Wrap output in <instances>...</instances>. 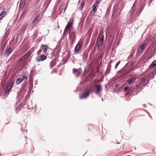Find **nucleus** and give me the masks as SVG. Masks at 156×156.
<instances>
[{"mask_svg":"<svg viewBox=\"0 0 156 156\" xmlns=\"http://www.w3.org/2000/svg\"><path fill=\"white\" fill-rule=\"evenodd\" d=\"M145 47V43L142 44L138 48L137 51L138 52H141L143 50Z\"/></svg>","mask_w":156,"mask_h":156,"instance_id":"obj_10","label":"nucleus"},{"mask_svg":"<svg viewBox=\"0 0 156 156\" xmlns=\"http://www.w3.org/2000/svg\"><path fill=\"white\" fill-rule=\"evenodd\" d=\"M38 65L39 66H39V64H38Z\"/></svg>","mask_w":156,"mask_h":156,"instance_id":"obj_44","label":"nucleus"},{"mask_svg":"<svg viewBox=\"0 0 156 156\" xmlns=\"http://www.w3.org/2000/svg\"><path fill=\"white\" fill-rule=\"evenodd\" d=\"M66 9V8H65V9H64V11L65 10V9Z\"/></svg>","mask_w":156,"mask_h":156,"instance_id":"obj_41","label":"nucleus"},{"mask_svg":"<svg viewBox=\"0 0 156 156\" xmlns=\"http://www.w3.org/2000/svg\"><path fill=\"white\" fill-rule=\"evenodd\" d=\"M25 129H24L23 128V127H22L21 129V131H23V132H24L25 131Z\"/></svg>","mask_w":156,"mask_h":156,"instance_id":"obj_34","label":"nucleus"},{"mask_svg":"<svg viewBox=\"0 0 156 156\" xmlns=\"http://www.w3.org/2000/svg\"><path fill=\"white\" fill-rule=\"evenodd\" d=\"M84 4V2L82 1L80 4V7L78 9L82 10L83 8Z\"/></svg>","mask_w":156,"mask_h":156,"instance_id":"obj_18","label":"nucleus"},{"mask_svg":"<svg viewBox=\"0 0 156 156\" xmlns=\"http://www.w3.org/2000/svg\"><path fill=\"white\" fill-rule=\"evenodd\" d=\"M99 4L98 1H96L93 6V9L92 11L95 12L96 10V7Z\"/></svg>","mask_w":156,"mask_h":156,"instance_id":"obj_14","label":"nucleus"},{"mask_svg":"<svg viewBox=\"0 0 156 156\" xmlns=\"http://www.w3.org/2000/svg\"><path fill=\"white\" fill-rule=\"evenodd\" d=\"M33 51L31 49L29 51L27 52L21 58V61H24L32 53Z\"/></svg>","mask_w":156,"mask_h":156,"instance_id":"obj_4","label":"nucleus"},{"mask_svg":"<svg viewBox=\"0 0 156 156\" xmlns=\"http://www.w3.org/2000/svg\"><path fill=\"white\" fill-rule=\"evenodd\" d=\"M101 47H98V50H99L100 49V48Z\"/></svg>","mask_w":156,"mask_h":156,"instance_id":"obj_39","label":"nucleus"},{"mask_svg":"<svg viewBox=\"0 0 156 156\" xmlns=\"http://www.w3.org/2000/svg\"><path fill=\"white\" fill-rule=\"evenodd\" d=\"M12 49L11 48L9 47L8 48H6L4 52V55L9 56L11 53Z\"/></svg>","mask_w":156,"mask_h":156,"instance_id":"obj_9","label":"nucleus"},{"mask_svg":"<svg viewBox=\"0 0 156 156\" xmlns=\"http://www.w3.org/2000/svg\"><path fill=\"white\" fill-rule=\"evenodd\" d=\"M140 3L137 6L136 3L133 4L127 15L126 20L128 23H132L135 20L136 18L140 16L144 6V4L142 5H140Z\"/></svg>","mask_w":156,"mask_h":156,"instance_id":"obj_1","label":"nucleus"},{"mask_svg":"<svg viewBox=\"0 0 156 156\" xmlns=\"http://www.w3.org/2000/svg\"><path fill=\"white\" fill-rule=\"evenodd\" d=\"M47 56L44 55H42L37 57L36 58V61L39 62L41 61H43L46 59Z\"/></svg>","mask_w":156,"mask_h":156,"instance_id":"obj_5","label":"nucleus"},{"mask_svg":"<svg viewBox=\"0 0 156 156\" xmlns=\"http://www.w3.org/2000/svg\"><path fill=\"white\" fill-rule=\"evenodd\" d=\"M38 17L37 16V17H36L33 20V21L32 22V23L33 24H34L35 22L36 21H37V20H38Z\"/></svg>","mask_w":156,"mask_h":156,"instance_id":"obj_24","label":"nucleus"},{"mask_svg":"<svg viewBox=\"0 0 156 156\" xmlns=\"http://www.w3.org/2000/svg\"><path fill=\"white\" fill-rule=\"evenodd\" d=\"M70 29V28L66 27L63 34V35L65 36L68 33V32Z\"/></svg>","mask_w":156,"mask_h":156,"instance_id":"obj_17","label":"nucleus"},{"mask_svg":"<svg viewBox=\"0 0 156 156\" xmlns=\"http://www.w3.org/2000/svg\"><path fill=\"white\" fill-rule=\"evenodd\" d=\"M101 90V86L100 85H98L96 86L95 87V89L94 92L96 94H98L100 92Z\"/></svg>","mask_w":156,"mask_h":156,"instance_id":"obj_8","label":"nucleus"},{"mask_svg":"<svg viewBox=\"0 0 156 156\" xmlns=\"http://www.w3.org/2000/svg\"><path fill=\"white\" fill-rule=\"evenodd\" d=\"M69 37H70V35H69Z\"/></svg>","mask_w":156,"mask_h":156,"instance_id":"obj_43","label":"nucleus"},{"mask_svg":"<svg viewBox=\"0 0 156 156\" xmlns=\"http://www.w3.org/2000/svg\"><path fill=\"white\" fill-rule=\"evenodd\" d=\"M80 41L76 46L74 48V54H78L80 50Z\"/></svg>","mask_w":156,"mask_h":156,"instance_id":"obj_7","label":"nucleus"},{"mask_svg":"<svg viewBox=\"0 0 156 156\" xmlns=\"http://www.w3.org/2000/svg\"><path fill=\"white\" fill-rule=\"evenodd\" d=\"M104 40V38H102L101 37L100 38V40L99 41H101V42H103Z\"/></svg>","mask_w":156,"mask_h":156,"instance_id":"obj_31","label":"nucleus"},{"mask_svg":"<svg viewBox=\"0 0 156 156\" xmlns=\"http://www.w3.org/2000/svg\"><path fill=\"white\" fill-rule=\"evenodd\" d=\"M110 70V69H109L108 68V67L107 68V69L105 72V75H107V74H109Z\"/></svg>","mask_w":156,"mask_h":156,"instance_id":"obj_23","label":"nucleus"},{"mask_svg":"<svg viewBox=\"0 0 156 156\" xmlns=\"http://www.w3.org/2000/svg\"><path fill=\"white\" fill-rule=\"evenodd\" d=\"M14 83V80H11L10 82L8 84L5 89L4 91L5 96L2 98H6L7 96L9 95L10 93V90L12 89Z\"/></svg>","mask_w":156,"mask_h":156,"instance_id":"obj_2","label":"nucleus"},{"mask_svg":"<svg viewBox=\"0 0 156 156\" xmlns=\"http://www.w3.org/2000/svg\"><path fill=\"white\" fill-rule=\"evenodd\" d=\"M115 87H116V88L118 87V85L117 84H115Z\"/></svg>","mask_w":156,"mask_h":156,"instance_id":"obj_37","label":"nucleus"},{"mask_svg":"<svg viewBox=\"0 0 156 156\" xmlns=\"http://www.w3.org/2000/svg\"><path fill=\"white\" fill-rule=\"evenodd\" d=\"M135 80V79L134 78H131L127 80V82L128 84H130L134 82Z\"/></svg>","mask_w":156,"mask_h":156,"instance_id":"obj_16","label":"nucleus"},{"mask_svg":"<svg viewBox=\"0 0 156 156\" xmlns=\"http://www.w3.org/2000/svg\"><path fill=\"white\" fill-rule=\"evenodd\" d=\"M4 10V9L2 7L0 8V20L2 19V17L4 16L3 14Z\"/></svg>","mask_w":156,"mask_h":156,"instance_id":"obj_12","label":"nucleus"},{"mask_svg":"<svg viewBox=\"0 0 156 156\" xmlns=\"http://www.w3.org/2000/svg\"><path fill=\"white\" fill-rule=\"evenodd\" d=\"M151 0H150V2H149V4H148V5H149L150 4V3H151Z\"/></svg>","mask_w":156,"mask_h":156,"instance_id":"obj_38","label":"nucleus"},{"mask_svg":"<svg viewBox=\"0 0 156 156\" xmlns=\"http://www.w3.org/2000/svg\"><path fill=\"white\" fill-rule=\"evenodd\" d=\"M104 34H102L101 36V38H104Z\"/></svg>","mask_w":156,"mask_h":156,"instance_id":"obj_35","label":"nucleus"},{"mask_svg":"<svg viewBox=\"0 0 156 156\" xmlns=\"http://www.w3.org/2000/svg\"><path fill=\"white\" fill-rule=\"evenodd\" d=\"M120 62V61L118 62L116 64L115 66V69H116L118 67V66L119 65Z\"/></svg>","mask_w":156,"mask_h":156,"instance_id":"obj_26","label":"nucleus"},{"mask_svg":"<svg viewBox=\"0 0 156 156\" xmlns=\"http://www.w3.org/2000/svg\"><path fill=\"white\" fill-rule=\"evenodd\" d=\"M20 111V109H18V108H17L16 109V113H18V112Z\"/></svg>","mask_w":156,"mask_h":156,"instance_id":"obj_32","label":"nucleus"},{"mask_svg":"<svg viewBox=\"0 0 156 156\" xmlns=\"http://www.w3.org/2000/svg\"><path fill=\"white\" fill-rule=\"evenodd\" d=\"M23 78L22 79H23V80L24 79H27V77L26 76H24V75L22 76Z\"/></svg>","mask_w":156,"mask_h":156,"instance_id":"obj_29","label":"nucleus"},{"mask_svg":"<svg viewBox=\"0 0 156 156\" xmlns=\"http://www.w3.org/2000/svg\"><path fill=\"white\" fill-rule=\"evenodd\" d=\"M156 66V62H155V61L153 62L151 64L149 67L150 68H152Z\"/></svg>","mask_w":156,"mask_h":156,"instance_id":"obj_20","label":"nucleus"},{"mask_svg":"<svg viewBox=\"0 0 156 156\" xmlns=\"http://www.w3.org/2000/svg\"><path fill=\"white\" fill-rule=\"evenodd\" d=\"M154 42V43L156 44V38L155 39Z\"/></svg>","mask_w":156,"mask_h":156,"instance_id":"obj_40","label":"nucleus"},{"mask_svg":"<svg viewBox=\"0 0 156 156\" xmlns=\"http://www.w3.org/2000/svg\"><path fill=\"white\" fill-rule=\"evenodd\" d=\"M8 34L9 33H7V32L6 31L5 34H4L3 37V39H6L8 35Z\"/></svg>","mask_w":156,"mask_h":156,"instance_id":"obj_22","label":"nucleus"},{"mask_svg":"<svg viewBox=\"0 0 156 156\" xmlns=\"http://www.w3.org/2000/svg\"><path fill=\"white\" fill-rule=\"evenodd\" d=\"M155 62H156V59L155 60Z\"/></svg>","mask_w":156,"mask_h":156,"instance_id":"obj_42","label":"nucleus"},{"mask_svg":"<svg viewBox=\"0 0 156 156\" xmlns=\"http://www.w3.org/2000/svg\"><path fill=\"white\" fill-rule=\"evenodd\" d=\"M44 48L43 50V52L46 54V53L48 50V49H50V50L51 51V49L50 48L48 47V46L47 45H42L41 46V48Z\"/></svg>","mask_w":156,"mask_h":156,"instance_id":"obj_11","label":"nucleus"},{"mask_svg":"<svg viewBox=\"0 0 156 156\" xmlns=\"http://www.w3.org/2000/svg\"><path fill=\"white\" fill-rule=\"evenodd\" d=\"M23 81V79L21 78H19L17 79L16 81V83L17 84H19L21 82Z\"/></svg>","mask_w":156,"mask_h":156,"instance_id":"obj_19","label":"nucleus"},{"mask_svg":"<svg viewBox=\"0 0 156 156\" xmlns=\"http://www.w3.org/2000/svg\"><path fill=\"white\" fill-rule=\"evenodd\" d=\"M81 71L82 69L81 68H79L78 69L73 68V73L77 77L80 75Z\"/></svg>","mask_w":156,"mask_h":156,"instance_id":"obj_6","label":"nucleus"},{"mask_svg":"<svg viewBox=\"0 0 156 156\" xmlns=\"http://www.w3.org/2000/svg\"><path fill=\"white\" fill-rule=\"evenodd\" d=\"M41 69V68L40 67H39V69H36L35 71L37 72H38Z\"/></svg>","mask_w":156,"mask_h":156,"instance_id":"obj_30","label":"nucleus"},{"mask_svg":"<svg viewBox=\"0 0 156 156\" xmlns=\"http://www.w3.org/2000/svg\"><path fill=\"white\" fill-rule=\"evenodd\" d=\"M42 50L41 49L39 50L37 52V54L39 55L42 52Z\"/></svg>","mask_w":156,"mask_h":156,"instance_id":"obj_27","label":"nucleus"},{"mask_svg":"<svg viewBox=\"0 0 156 156\" xmlns=\"http://www.w3.org/2000/svg\"><path fill=\"white\" fill-rule=\"evenodd\" d=\"M90 92V89H88L80 96V99H83L86 98L89 95Z\"/></svg>","mask_w":156,"mask_h":156,"instance_id":"obj_3","label":"nucleus"},{"mask_svg":"<svg viewBox=\"0 0 156 156\" xmlns=\"http://www.w3.org/2000/svg\"><path fill=\"white\" fill-rule=\"evenodd\" d=\"M129 89V87L128 86H126L124 88V90L125 91H126Z\"/></svg>","mask_w":156,"mask_h":156,"instance_id":"obj_28","label":"nucleus"},{"mask_svg":"<svg viewBox=\"0 0 156 156\" xmlns=\"http://www.w3.org/2000/svg\"><path fill=\"white\" fill-rule=\"evenodd\" d=\"M143 107L144 108H145V107L146 106V104H143Z\"/></svg>","mask_w":156,"mask_h":156,"instance_id":"obj_33","label":"nucleus"},{"mask_svg":"<svg viewBox=\"0 0 156 156\" xmlns=\"http://www.w3.org/2000/svg\"><path fill=\"white\" fill-rule=\"evenodd\" d=\"M25 0H21L19 6V8H22L25 5Z\"/></svg>","mask_w":156,"mask_h":156,"instance_id":"obj_15","label":"nucleus"},{"mask_svg":"<svg viewBox=\"0 0 156 156\" xmlns=\"http://www.w3.org/2000/svg\"><path fill=\"white\" fill-rule=\"evenodd\" d=\"M73 22V20L71 19H70L67 25L66 26V27L70 28L72 26Z\"/></svg>","mask_w":156,"mask_h":156,"instance_id":"obj_13","label":"nucleus"},{"mask_svg":"<svg viewBox=\"0 0 156 156\" xmlns=\"http://www.w3.org/2000/svg\"><path fill=\"white\" fill-rule=\"evenodd\" d=\"M1 96V94H0V96Z\"/></svg>","mask_w":156,"mask_h":156,"instance_id":"obj_45","label":"nucleus"},{"mask_svg":"<svg viewBox=\"0 0 156 156\" xmlns=\"http://www.w3.org/2000/svg\"><path fill=\"white\" fill-rule=\"evenodd\" d=\"M103 43V42L99 41L98 45V47H101L102 46Z\"/></svg>","mask_w":156,"mask_h":156,"instance_id":"obj_25","label":"nucleus"},{"mask_svg":"<svg viewBox=\"0 0 156 156\" xmlns=\"http://www.w3.org/2000/svg\"><path fill=\"white\" fill-rule=\"evenodd\" d=\"M55 65V62L54 61H52L50 63V66L51 68H52Z\"/></svg>","mask_w":156,"mask_h":156,"instance_id":"obj_21","label":"nucleus"},{"mask_svg":"<svg viewBox=\"0 0 156 156\" xmlns=\"http://www.w3.org/2000/svg\"><path fill=\"white\" fill-rule=\"evenodd\" d=\"M21 61V58L20 59V60H19V63H20V62H22V61Z\"/></svg>","mask_w":156,"mask_h":156,"instance_id":"obj_36","label":"nucleus"}]
</instances>
